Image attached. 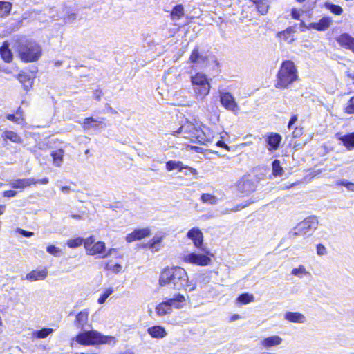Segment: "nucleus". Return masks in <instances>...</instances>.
I'll use <instances>...</instances> for the list:
<instances>
[{"mask_svg":"<svg viewBox=\"0 0 354 354\" xmlns=\"http://www.w3.org/2000/svg\"><path fill=\"white\" fill-rule=\"evenodd\" d=\"M183 134L184 138L193 142L208 145L212 144L216 136L215 131L210 127L202 125L196 127L194 124L186 122L176 131L172 132L173 136Z\"/></svg>","mask_w":354,"mask_h":354,"instance_id":"f257e3e1","label":"nucleus"},{"mask_svg":"<svg viewBox=\"0 0 354 354\" xmlns=\"http://www.w3.org/2000/svg\"><path fill=\"white\" fill-rule=\"evenodd\" d=\"M298 79V71L295 64L290 60L283 62L277 75L275 87L286 88Z\"/></svg>","mask_w":354,"mask_h":354,"instance_id":"f03ea898","label":"nucleus"},{"mask_svg":"<svg viewBox=\"0 0 354 354\" xmlns=\"http://www.w3.org/2000/svg\"><path fill=\"white\" fill-rule=\"evenodd\" d=\"M75 340L77 343L84 346L100 344H115L116 342V339L114 337L103 335L97 330L82 332L76 336Z\"/></svg>","mask_w":354,"mask_h":354,"instance_id":"7ed1b4c3","label":"nucleus"},{"mask_svg":"<svg viewBox=\"0 0 354 354\" xmlns=\"http://www.w3.org/2000/svg\"><path fill=\"white\" fill-rule=\"evenodd\" d=\"M213 254L209 251L205 252L185 251L181 253L179 258L182 263L196 266L205 267L212 263Z\"/></svg>","mask_w":354,"mask_h":354,"instance_id":"20e7f679","label":"nucleus"},{"mask_svg":"<svg viewBox=\"0 0 354 354\" xmlns=\"http://www.w3.org/2000/svg\"><path fill=\"white\" fill-rule=\"evenodd\" d=\"M192 86L194 97L198 100H203L209 93L210 80L203 73H197L191 77Z\"/></svg>","mask_w":354,"mask_h":354,"instance_id":"39448f33","label":"nucleus"},{"mask_svg":"<svg viewBox=\"0 0 354 354\" xmlns=\"http://www.w3.org/2000/svg\"><path fill=\"white\" fill-rule=\"evenodd\" d=\"M171 287L174 289L192 292L197 288V279H190L187 271L183 268L178 266Z\"/></svg>","mask_w":354,"mask_h":354,"instance_id":"423d86ee","label":"nucleus"},{"mask_svg":"<svg viewBox=\"0 0 354 354\" xmlns=\"http://www.w3.org/2000/svg\"><path fill=\"white\" fill-rule=\"evenodd\" d=\"M84 249L86 254L90 256L100 255L102 258H106L116 252V249L106 250V246L103 241H95L93 236L85 239Z\"/></svg>","mask_w":354,"mask_h":354,"instance_id":"0eeeda50","label":"nucleus"},{"mask_svg":"<svg viewBox=\"0 0 354 354\" xmlns=\"http://www.w3.org/2000/svg\"><path fill=\"white\" fill-rule=\"evenodd\" d=\"M189 59L192 63L207 68L209 72L215 73L221 72L219 62L214 55H202L198 52V50L195 49Z\"/></svg>","mask_w":354,"mask_h":354,"instance_id":"6e6552de","label":"nucleus"},{"mask_svg":"<svg viewBox=\"0 0 354 354\" xmlns=\"http://www.w3.org/2000/svg\"><path fill=\"white\" fill-rule=\"evenodd\" d=\"M318 224V220L315 216H310L299 223L289 232V236L292 239L297 236H305L311 230H315Z\"/></svg>","mask_w":354,"mask_h":354,"instance_id":"1a4fd4ad","label":"nucleus"},{"mask_svg":"<svg viewBox=\"0 0 354 354\" xmlns=\"http://www.w3.org/2000/svg\"><path fill=\"white\" fill-rule=\"evenodd\" d=\"M21 59L25 62L37 60L41 55L39 46H14Z\"/></svg>","mask_w":354,"mask_h":354,"instance_id":"9d476101","label":"nucleus"},{"mask_svg":"<svg viewBox=\"0 0 354 354\" xmlns=\"http://www.w3.org/2000/svg\"><path fill=\"white\" fill-rule=\"evenodd\" d=\"M220 102L223 107L235 114L240 111V107L234 95L228 91H219Z\"/></svg>","mask_w":354,"mask_h":354,"instance_id":"9b49d317","label":"nucleus"},{"mask_svg":"<svg viewBox=\"0 0 354 354\" xmlns=\"http://www.w3.org/2000/svg\"><path fill=\"white\" fill-rule=\"evenodd\" d=\"M178 266L165 268L160 274L158 283L160 286H171L175 277Z\"/></svg>","mask_w":354,"mask_h":354,"instance_id":"f8f14e48","label":"nucleus"},{"mask_svg":"<svg viewBox=\"0 0 354 354\" xmlns=\"http://www.w3.org/2000/svg\"><path fill=\"white\" fill-rule=\"evenodd\" d=\"M187 239L191 240L196 248H201L204 242V236L198 227H192L186 234Z\"/></svg>","mask_w":354,"mask_h":354,"instance_id":"ddd939ff","label":"nucleus"},{"mask_svg":"<svg viewBox=\"0 0 354 354\" xmlns=\"http://www.w3.org/2000/svg\"><path fill=\"white\" fill-rule=\"evenodd\" d=\"M151 234L150 228L144 227L134 230L131 233L128 234L125 240L128 243H131L136 241H139L142 239L149 237Z\"/></svg>","mask_w":354,"mask_h":354,"instance_id":"4468645a","label":"nucleus"},{"mask_svg":"<svg viewBox=\"0 0 354 354\" xmlns=\"http://www.w3.org/2000/svg\"><path fill=\"white\" fill-rule=\"evenodd\" d=\"M189 299V296H185L180 293H178L174 295L172 298L168 299V301L171 306V309L173 308L175 309H181L187 306Z\"/></svg>","mask_w":354,"mask_h":354,"instance_id":"2eb2a0df","label":"nucleus"},{"mask_svg":"<svg viewBox=\"0 0 354 354\" xmlns=\"http://www.w3.org/2000/svg\"><path fill=\"white\" fill-rule=\"evenodd\" d=\"M281 139L282 138L279 133H269L266 138V141L268 145V149L269 151L277 150L279 148Z\"/></svg>","mask_w":354,"mask_h":354,"instance_id":"dca6fc26","label":"nucleus"},{"mask_svg":"<svg viewBox=\"0 0 354 354\" xmlns=\"http://www.w3.org/2000/svg\"><path fill=\"white\" fill-rule=\"evenodd\" d=\"M284 319L291 323L304 324L306 322V317L299 312L288 311L284 314Z\"/></svg>","mask_w":354,"mask_h":354,"instance_id":"f3484780","label":"nucleus"},{"mask_svg":"<svg viewBox=\"0 0 354 354\" xmlns=\"http://www.w3.org/2000/svg\"><path fill=\"white\" fill-rule=\"evenodd\" d=\"M147 331L152 338L155 339H163L168 335L165 328L160 325L149 327Z\"/></svg>","mask_w":354,"mask_h":354,"instance_id":"a211bd4d","label":"nucleus"},{"mask_svg":"<svg viewBox=\"0 0 354 354\" xmlns=\"http://www.w3.org/2000/svg\"><path fill=\"white\" fill-rule=\"evenodd\" d=\"M283 342L282 338L279 335H272L262 339L260 342L261 346L263 348H270L271 347L277 346Z\"/></svg>","mask_w":354,"mask_h":354,"instance_id":"6ab92c4d","label":"nucleus"},{"mask_svg":"<svg viewBox=\"0 0 354 354\" xmlns=\"http://www.w3.org/2000/svg\"><path fill=\"white\" fill-rule=\"evenodd\" d=\"M238 189L243 194H248L255 190L254 184L248 178H243L237 183Z\"/></svg>","mask_w":354,"mask_h":354,"instance_id":"aec40b11","label":"nucleus"},{"mask_svg":"<svg viewBox=\"0 0 354 354\" xmlns=\"http://www.w3.org/2000/svg\"><path fill=\"white\" fill-rule=\"evenodd\" d=\"M48 276V270L45 268L41 270H32L26 275L25 279L29 281L44 280Z\"/></svg>","mask_w":354,"mask_h":354,"instance_id":"412c9836","label":"nucleus"},{"mask_svg":"<svg viewBox=\"0 0 354 354\" xmlns=\"http://www.w3.org/2000/svg\"><path fill=\"white\" fill-rule=\"evenodd\" d=\"M163 239V235L156 234L145 245V248L150 249L153 252H158L161 248Z\"/></svg>","mask_w":354,"mask_h":354,"instance_id":"4be33fe9","label":"nucleus"},{"mask_svg":"<svg viewBox=\"0 0 354 354\" xmlns=\"http://www.w3.org/2000/svg\"><path fill=\"white\" fill-rule=\"evenodd\" d=\"M333 23V20L330 17H323L318 22L310 24V27L319 30L324 31L328 29Z\"/></svg>","mask_w":354,"mask_h":354,"instance_id":"5701e85b","label":"nucleus"},{"mask_svg":"<svg viewBox=\"0 0 354 354\" xmlns=\"http://www.w3.org/2000/svg\"><path fill=\"white\" fill-rule=\"evenodd\" d=\"M155 310L157 315L159 317H162L172 313V309L168 299L158 304L155 308Z\"/></svg>","mask_w":354,"mask_h":354,"instance_id":"b1692460","label":"nucleus"},{"mask_svg":"<svg viewBox=\"0 0 354 354\" xmlns=\"http://www.w3.org/2000/svg\"><path fill=\"white\" fill-rule=\"evenodd\" d=\"M36 184L35 178L19 179L10 183V186L14 189H24L31 185Z\"/></svg>","mask_w":354,"mask_h":354,"instance_id":"393cba45","label":"nucleus"},{"mask_svg":"<svg viewBox=\"0 0 354 354\" xmlns=\"http://www.w3.org/2000/svg\"><path fill=\"white\" fill-rule=\"evenodd\" d=\"M88 310H83L77 313L75 317V324L77 327L83 328L88 322Z\"/></svg>","mask_w":354,"mask_h":354,"instance_id":"a878e982","label":"nucleus"},{"mask_svg":"<svg viewBox=\"0 0 354 354\" xmlns=\"http://www.w3.org/2000/svg\"><path fill=\"white\" fill-rule=\"evenodd\" d=\"M1 137L4 140H9L14 143L21 144L22 142V138L12 131H4L2 133Z\"/></svg>","mask_w":354,"mask_h":354,"instance_id":"bb28decb","label":"nucleus"},{"mask_svg":"<svg viewBox=\"0 0 354 354\" xmlns=\"http://www.w3.org/2000/svg\"><path fill=\"white\" fill-rule=\"evenodd\" d=\"M104 268L107 271H110L113 273H119L122 268L121 264L115 263L113 260H109L103 262Z\"/></svg>","mask_w":354,"mask_h":354,"instance_id":"cd10ccee","label":"nucleus"},{"mask_svg":"<svg viewBox=\"0 0 354 354\" xmlns=\"http://www.w3.org/2000/svg\"><path fill=\"white\" fill-rule=\"evenodd\" d=\"M277 36L280 38L279 42L291 43L294 41V31L291 28H288L286 30L279 32Z\"/></svg>","mask_w":354,"mask_h":354,"instance_id":"c85d7f7f","label":"nucleus"},{"mask_svg":"<svg viewBox=\"0 0 354 354\" xmlns=\"http://www.w3.org/2000/svg\"><path fill=\"white\" fill-rule=\"evenodd\" d=\"M338 138L348 150H351L354 148V132L341 136Z\"/></svg>","mask_w":354,"mask_h":354,"instance_id":"c756f323","label":"nucleus"},{"mask_svg":"<svg viewBox=\"0 0 354 354\" xmlns=\"http://www.w3.org/2000/svg\"><path fill=\"white\" fill-rule=\"evenodd\" d=\"M291 274L298 278H303L304 277L310 276V273L308 271L304 265H299L291 271Z\"/></svg>","mask_w":354,"mask_h":354,"instance_id":"7c9ffc66","label":"nucleus"},{"mask_svg":"<svg viewBox=\"0 0 354 354\" xmlns=\"http://www.w3.org/2000/svg\"><path fill=\"white\" fill-rule=\"evenodd\" d=\"M101 124V122H97L93 118H87L84 119L82 127L84 130L96 129Z\"/></svg>","mask_w":354,"mask_h":354,"instance_id":"2f4dec72","label":"nucleus"},{"mask_svg":"<svg viewBox=\"0 0 354 354\" xmlns=\"http://www.w3.org/2000/svg\"><path fill=\"white\" fill-rule=\"evenodd\" d=\"M64 155V151L63 149H57L53 151L51 156L53 159V164L57 167H59L63 162V157Z\"/></svg>","mask_w":354,"mask_h":354,"instance_id":"473e14b6","label":"nucleus"},{"mask_svg":"<svg viewBox=\"0 0 354 354\" xmlns=\"http://www.w3.org/2000/svg\"><path fill=\"white\" fill-rule=\"evenodd\" d=\"M0 55L6 62L10 63L12 60V53L9 46H1L0 48Z\"/></svg>","mask_w":354,"mask_h":354,"instance_id":"72a5a7b5","label":"nucleus"},{"mask_svg":"<svg viewBox=\"0 0 354 354\" xmlns=\"http://www.w3.org/2000/svg\"><path fill=\"white\" fill-rule=\"evenodd\" d=\"M85 245V239L81 237H76L74 239H68L66 242V245L69 248H76L82 245Z\"/></svg>","mask_w":354,"mask_h":354,"instance_id":"f704fd0d","label":"nucleus"},{"mask_svg":"<svg viewBox=\"0 0 354 354\" xmlns=\"http://www.w3.org/2000/svg\"><path fill=\"white\" fill-rule=\"evenodd\" d=\"M184 15V8L181 4L176 6L171 12V17L173 20L180 19Z\"/></svg>","mask_w":354,"mask_h":354,"instance_id":"c9c22d12","label":"nucleus"},{"mask_svg":"<svg viewBox=\"0 0 354 354\" xmlns=\"http://www.w3.org/2000/svg\"><path fill=\"white\" fill-rule=\"evenodd\" d=\"M12 8V4L8 1H0V17H4L7 16Z\"/></svg>","mask_w":354,"mask_h":354,"instance_id":"e433bc0d","label":"nucleus"},{"mask_svg":"<svg viewBox=\"0 0 354 354\" xmlns=\"http://www.w3.org/2000/svg\"><path fill=\"white\" fill-rule=\"evenodd\" d=\"M53 332L52 328H43L40 330H36L32 333V336L38 339H44L48 337Z\"/></svg>","mask_w":354,"mask_h":354,"instance_id":"4c0bfd02","label":"nucleus"},{"mask_svg":"<svg viewBox=\"0 0 354 354\" xmlns=\"http://www.w3.org/2000/svg\"><path fill=\"white\" fill-rule=\"evenodd\" d=\"M201 200L203 203L210 205H215L218 201L217 198L214 195L207 193L203 194L201 196Z\"/></svg>","mask_w":354,"mask_h":354,"instance_id":"58836bf2","label":"nucleus"},{"mask_svg":"<svg viewBox=\"0 0 354 354\" xmlns=\"http://www.w3.org/2000/svg\"><path fill=\"white\" fill-rule=\"evenodd\" d=\"M254 297L252 294L249 293H243L241 294L239 297L237 298V301L243 305L248 304L249 303H251L254 301Z\"/></svg>","mask_w":354,"mask_h":354,"instance_id":"ea45409f","label":"nucleus"},{"mask_svg":"<svg viewBox=\"0 0 354 354\" xmlns=\"http://www.w3.org/2000/svg\"><path fill=\"white\" fill-rule=\"evenodd\" d=\"M337 42L340 44H354V38L346 33L341 35L337 39Z\"/></svg>","mask_w":354,"mask_h":354,"instance_id":"a19ab883","label":"nucleus"},{"mask_svg":"<svg viewBox=\"0 0 354 354\" xmlns=\"http://www.w3.org/2000/svg\"><path fill=\"white\" fill-rule=\"evenodd\" d=\"M283 172V168L281 166L280 161L275 160L272 162V174L275 176H280Z\"/></svg>","mask_w":354,"mask_h":354,"instance_id":"79ce46f5","label":"nucleus"},{"mask_svg":"<svg viewBox=\"0 0 354 354\" xmlns=\"http://www.w3.org/2000/svg\"><path fill=\"white\" fill-rule=\"evenodd\" d=\"M166 168L168 171H171L174 169L181 170L183 169V167L182 163L180 162L170 160L167 162Z\"/></svg>","mask_w":354,"mask_h":354,"instance_id":"37998d69","label":"nucleus"},{"mask_svg":"<svg viewBox=\"0 0 354 354\" xmlns=\"http://www.w3.org/2000/svg\"><path fill=\"white\" fill-rule=\"evenodd\" d=\"M113 292L111 288H106L102 295L99 297L97 302L100 304H104L106 299Z\"/></svg>","mask_w":354,"mask_h":354,"instance_id":"c03bdc74","label":"nucleus"},{"mask_svg":"<svg viewBox=\"0 0 354 354\" xmlns=\"http://www.w3.org/2000/svg\"><path fill=\"white\" fill-rule=\"evenodd\" d=\"M326 7L328 10H329L331 12H333L335 15H341L343 12L342 8L337 5L331 4V3H326Z\"/></svg>","mask_w":354,"mask_h":354,"instance_id":"a18cd8bd","label":"nucleus"},{"mask_svg":"<svg viewBox=\"0 0 354 354\" xmlns=\"http://www.w3.org/2000/svg\"><path fill=\"white\" fill-rule=\"evenodd\" d=\"M268 8H269V5H268V0H265L260 4H258V6H257L258 11L262 15H265L268 12Z\"/></svg>","mask_w":354,"mask_h":354,"instance_id":"49530a36","label":"nucleus"},{"mask_svg":"<svg viewBox=\"0 0 354 354\" xmlns=\"http://www.w3.org/2000/svg\"><path fill=\"white\" fill-rule=\"evenodd\" d=\"M46 252L53 256H58L61 253V250L53 245H49L46 248Z\"/></svg>","mask_w":354,"mask_h":354,"instance_id":"de8ad7c7","label":"nucleus"},{"mask_svg":"<svg viewBox=\"0 0 354 354\" xmlns=\"http://www.w3.org/2000/svg\"><path fill=\"white\" fill-rule=\"evenodd\" d=\"M344 110L345 112L348 114L354 113V96L352 98H351V100L348 101Z\"/></svg>","mask_w":354,"mask_h":354,"instance_id":"09e8293b","label":"nucleus"},{"mask_svg":"<svg viewBox=\"0 0 354 354\" xmlns=\"http://www.w3.org/2000/svg\"><path fill=\"white\" fill-rule=\"evenodd\" d=\"M17 111L16 115L9 114L7 115V119L14 122L20 123L21 120H23L21 115Z\"/></svg>","mask_w":354,"mask_h":354,"instance_id":"8fccbe9b","label":"nucleus"},{"mask_svg":"<svg viewBox=\"0 0 354 354\" xmlns=\"http://www.w3.org/2000/svg\"><path fill=\"white\" fill-rule=\"evenodd\" d=\"M338 185L345 187L348 191L354 192V183L352 182L343 180L339 181Z\"/></svg>","mask_w":354,"mask_h":354,"instance_id":"3c124183","label":"nucleus"},{"mask_svg":"<svg viewBox=\"0 0 354 354\" xmlns=\"http://www.w3.org/2000/svg\"><path fill=\"white\" fill-rule=\"evenodd\" d=\"M317 254L319 256H324L327 254L326 248L322 244H318L316 247Z\"/></svg>","mask_w":354,"mask_h":354,"instance_id":"603ef678","label":"nucleus"},{"mask_svg":"<svg viewBox=\"0 0 354 354\" xmlns=\"http://www.w3.org/2000/svg\"><path fill=\"white\" fill-rule=\"evenodd\" d=\"M17 195V192L14 190H7L3 192V196L7 198H12Z\"/></svg>","mask_w":354,"mask_h":354,"instance_id":"864d4df0","label":"nucleus"},{"mask_svg":"<svg viewBox=\"0 0 354 354\" xmlns=\"http://www.w3.org/2000/svg\"><path fill=\"white\" fill-rule=\"evenodd\" d=\"M216 146L225 149L227 151H230V147L225 144L223 140H218L216 142Z\"/></svg>","mask_w":354,"mask_h":354,"instance_id":"5fc2aeb1","label":"nucleus"},{"mask_svg":"<svg viewBox=\"0 0 354 354\" xmlns=\"http://www.w3.org/2000/svg\"><path fill=\"white\" fill-rule=\"evenodd\" d=\"M17 231L21 235L26 236V237H30L32 236L34 233L32 232H28V231H26V230H24L22 229H20V228H18L17 230Z\"/></svg>","mask_w":354,"mask_h":354,"instance_id":"6e6d98bb","label":"nucleus"},{"mask_svg":"<svg viewBox=\"0 0 354 354\" xmlns=\"http://www.w3.org/2000/svg\"><path fill=\"white\" fill-rule=\"evenodd\" d=\"M18 79H19V80L21 82L24 83V86L26 87V89H27V88H28V87L29 86H30V84H30V81H28V85L25 84V82H26V75H24V74H19V75H18Z\"/></svg>","mask_w":354,"mask_h":354,"instance_id":"4d7b16f0","label":"nucleus"},{"mask_svg":"<svg viewBox=\"0 0 354 354\" xmlns=\"http://www.w3.org/2000/svg\"><path fill=\"white\" fill-rule=\"evenodd\" d=\"M76 19V14L75 13H71L69 15H68L66 17H65V21L68 23H71L72 22L73 20H75Z\"/></svg>","mask_w":354,"mask_h":354,"instance_id":"13d9d810","label":"nucleus"},{"mask_svg":"<svg viewBox=\"0 0 354 354\" xmlns=\"http://www.w3.org/2000/svg\"><path fill=\"white\" fill-rule=\"evenodd\" d=\"M297 117L296 115L292 116L288 122V128L289 129H291L292 128L293 124L297 122Z\"/></svg>","mask_w":354,"mask_h":354,"instance_id":"bf43d9fd","label":"nucleus"},{"mask_svg":"<svg viewBox=\"0 0 354 354\" xmlns=\"http://www.w3.org/2000/svg\"><path fill=\"white\" fill-rule=\"evenodd\" d=\"M292 16L294 19H298L299 18V16H300V13H299V11L295 10V9H293L292 10Z\"/></svg>","mask_w":354,"mask_h":354,"instance_id":"052dcab7","label":"nucleus"},{"mask_svg":"<svg viewBox=\"0 0 354 354\" xmlns=\"http://www.w3.org/2000/svg\"><path fill=\"white\" fill-rule=\"evenodd\" d=\"M36 181V183H40V184H44V185H46L48 183V178H43L41 179H39V180H35Z\"/></svg>","mask_w":354,"mask_h":354,"instance_id":"680f3d73","label":"nucleus"},{"mask_svg":"<svg viewBox=\"0 0 354 354\" xmlns=\"http://www.w3.org/2000/svg\"><path fill=\"white\" fill-rule=\"evenodd\" d=\"M191 149L194 150L196 152H203V149L198 147H190Z\"/></svg>","mask_w":354,"mask_h":354,"instance_id":"e2e57ef3","label":"nucleus"},{"mask_svg":"<svg viewBox=\"0 0 354 354\" xmlns=\"http://www.w3.org/2000/svg\"><path fill=\"white\" fill-rule=\"evenodd\" d=\"M240 319V315H238V314H234L231 318H230V321L231 322H234V321H236L237 319Z\"/></svg>","mask_w":354,"mask_h":354,"instance_id":"0e129e2a","label":"nucleus"},{"mask_svg":"<svg viewBox=\"0 0 354 354\" xmlns=\"http://www.w3.org/2000/svg\"><path fill=\"white\" fill-rule=\"evenodd\" d=\"M6 208V207L5 205H0V216L5 212Z\"/></svg>","mask_w":354,"mask_h":354,"instance_id":"69168bd1","label":"nucleus"},{"mask_svg":"<svg viewBox=\"0 0 354 354\" xmlns=\"http://www.w3.org/2000/svg\"><path fill=\"white\" fill-rule=\"evenodd\" d=\"M68 189H69V187H62L61 188L62 192H64V193L67 192L68 191Z\"/></svg>","mask_w":354,"mask_h":354,"instance_id":"338daca9","label":"nucleus"},{"mask_svg":"<svg viewBox=\"0 0 354 354\" xmlns=\"http://www.w3.org/2000/svg\"><path fill=\"white\" fill-rule=\"evenodd\" d=\"M71 217L77 220L81 219V216L80 215L73 214L71 215Z\"/></svg>","mask_w":354,"mask_h":354,"instance_id":"774afa93","label":"nucleus"}]
</instances>
